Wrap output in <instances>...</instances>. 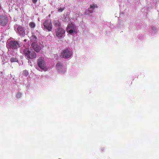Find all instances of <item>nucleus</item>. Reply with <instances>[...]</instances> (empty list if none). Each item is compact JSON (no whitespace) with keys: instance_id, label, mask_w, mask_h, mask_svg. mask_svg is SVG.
I'll return each instance as SVG.
<instances>
[{"instance_id":"f257e3e1","label":"nucleus","mask_w":159,"mask_h":159,"mask_svg":"<svg viewBox=\"0 0 159 159\" xmlns=\"http://www.w3.org/2000/svg\"><path fill=\"white\" fill-rule=\"evenodd\" d=\"M23 52L26 58L28 60L35 58L37 57L36 54L34 52L30 50L28 48L25 49L24 50Z\"/></svg>"},{"instance_id":"f03ea898","label":"nucleus","mask_w":159,"mask_h":159,"mask_svg":"<svg viewBox=\"0 0 159 159\" xmlns=\"http://www.w3.org/2000/svg\"><path fill=\"white\" fill-rule=\"evenodd\" d=\"M43 25L44 28L48 31H50L52 30V25L51 21L50 20H45L43 23Z\"/></svg>"},{"instance_id":"7ed1b4c3","label":"nucleus","mask_w":159,"mask_h":159,"mask_svg":"<svg viewBox=\"0 0 159 159\" xmlns=\"http://www.w3.org/2000/svg\"><path fill=\"white\" fill-rule=\"evenodd\" d=\"M72 55V52L68 49L63 50L61 54V57L63 58H67L70 57Z\"/></svg>"},{"instance_id":"20e7f679","label":"nucleus","mask_w":159,"mask_h":159,"mask_svg":"<svg viewBox=\"0 0 159 159\" xmlns=\"http://www.w3.org/2000/svg\"><path fill=\"white\" fill-rule=\"evenodd\" d=\"M37 64L41 69L44 70L45 69L44 59L43 57H39L37 60Z\"/></svg>"},{"instance_id":"39448f33","label":"nucleus","mask_w":159,"mask_h":159,"mask_svg":"<svg viewBox=\"0 0 159 159\" xmlns=\"http://www.w3.org/2000/svg\"><path fill=\"white\" fill-rule=\"evenodd\" d=\"M65 33V30L59 27L56 30V36L59 39H61Z\"/></svg>"},{"instance_id":"423d86ee","label":"nucleus","mask_w":159,"mask_h":159,"mask_svg":"<svg viewBox=\"0 0 159 159\" xmlns=\"http://www.w3.org/2000/svg\"><path fill=\"white\" fill-rule=\"evenodd\" d=\"M17 33L21 37H24L25 34V28L22 26L19 25L17 28Z\"/></svg>"},{"instance_id":"0eeeda50","label":"nucleus","mask_w":159,"mask_h":159,"mask_svg":"<svg viewBox=\"0 0 159 159\" xmlns=\"http://www.w3.org/2000/svg\"><path fill=\"white\" fill-rule=\"evenodd\" d=\"M7 18L6 16L1 15L0 16V25L4 26L7 24Z\"/></svg>"},{"instance_id":"6e6552de","label":"nucleus","mask_w":159,"mask_h":159,"mask_svg":"<svg viewBox=\"0 0 159 159\" xmlns=\"http://www.w3.org/2000/svg\"><path fill=\"white\" fill-rule=\"evenodd\" d=\"M10 48L12 49H16L20 47V45L17 42L15 41H11L9 43Z\"/></svg>"},{"instance_id":"1a4fd4ad","label":"nucleus","mask_w":159,"mask_h":159,"mask_svg":"<svg viewBox=\"0 0 159 159\" xmlns=\"http://www.w3.org/2000/svg\"><path fill=\"white\" fill-rule=\"evenodd\" d=\"M31 47L37 52H39L41 49V47L35 42L32 43Z\"/></svg>"},{"instance_id":"9d476101","label":"nucleus","mask_w":159,"mask_h":159,"mask_svg":"<svg viewBox=\"0 0 159 159\" xmlns=\"http://www.w3.org/2000/svg\"><path fill=\"white\" fill-rule=\"evenodd\" d=\"M66 31L70 34L74 32L75 30L74 25L72 24H69L66 28Z\"/></svg>"},{"instance_id":"9b49d317","label":"nucleus","mask_w":159,"mask_h":159,"mask_svg":"<svg viewBox=\"0 0 159 159\" xmlns=\"http://www.w3.org/2000/svg\"><path fill=\"white\" fill-rule=\"evenodd\" d=\"M98 6L97 4H93L92 5H90L89 8H88L87 12H85L86 14L90 15V14L92 13L95 7H98Z\"/></svg>"},{"instance_id":"f8f14e48","label":"nucleus","mask_w":159,"mask_h":159,"mask_svg":"<svg viewBox=\"0 0 159 159\" xmlns=\"http://www.w3.org/2000/svg\"><path fill=\"white\" fill-rule=\"evenodd\" d=\"M53 25L56 27H59L61 26V24L58 20H54L53 21Z\"/></svg>"},{"instance_id":"ddd939ff","label":"nucleus","mask_w":159,"mask_h":159,"mask_svg":"<svg viewBox=\"0 0 159 159\" xmlns=\"http://www.w3.org/2000/svg\"><path fill=\"white\" fill-rule=\"evenodd\" d=\"M30 39L31 41L33 42L37 41L38 40L37 37L34 33L32 34V35L30 37Z\"/></svg>"},{"instance_id":"4468645a","label":"nucleus","mask_w":159,"mask_h":159,"mask_svg":"<svg viewBox=\"0 0 159 159\" xmlns=\"http://www.w3.org/2000/svg\"><path fill=\"white\" fill-rule=\"evenodd\" d=\"M57 69V70H59L62 67V65L60 63H57L56 65Z\"/></svg>"},{"instance_id":"2eb2a0df","label":"nucleus","mask_w":159,"mask_h":159,"mask_svg":"<svg viewBox=\"0 0 159 159\" xmlns=\"http://www.w3.org/2000/svg\"><path fill=\"white\" fill-rule=\"evenodd\" d=\"M30 27L31 28H33L35 26V24L34 22H31L29 24Z\"/></svg>"},{"instance_id":"dca6fc26","label":"nucleus","mask_w":159,"mask_h":159,"mask_svg":"<svg viewBox=\"0 0 159 159\" xmlns=\"http://www.w3.org/2000/svg\"><path fill=\"white\" fill-rule=\"evenodd\" d=\"M18 61L17 59L16 58L11 57L10 59V61L11 62H17Z\"/></svg>"},{"instance_id":"f3484780","label":"nucleus","mask_w":159,"mask_h":159,"mask_svg":"<svg viewBox=\"0 0 159 159\" xmlns=\"http://www.w3.org/2000/svg\"><path fill=\"white\" fill-rule=\"evenodd\" d=\"M64 9V8H60L58 9V12H62Z\"/></svg>"},{"instance_id":"a211bd4d","label":"nucleus","mask_w":159,"mask_h":159,"mask_svg":"<svg viewBox=\"0 0 159 159\" xmlns=\"http://www.w3.org/2000/svg\"><path fill=\"white\" fill-rule=\"evenodd\" d=\"M23 73L25 75H28V73L26 71H24Z\"/></svg>"},{"instance_id":"6ab92c4d","label":"nucleus","mask_w":159,"mask_h":159,"mask_svg":"<svg viewBox=\"0 0 159 159\" xmlns=\"http://www.w3.org/2000/svg\"><path fill=\"white\" fill-rule=\"evenodd\" d=\"M37 1V0H33V2L34 3H35Z\"/></svg>"},{"instance_id":"aec40b11","label":"nucleus","mask_w":159,"mask_h":159,"mask_svg":"<svg viewBox=\"0 0 159 159\" xmlns=\"http://www.w3.org/2000/svg\"><path fill=\"white\" fill-rule=\"evenodd\" d=\"M18 25H16L15 26V28H16L17 27V26Z\"/></svg>"},{"instance_id":"412c9836","label":"nucleus","mask_w":159,"mask_h":159,"mask_svg":"<svg viewBox=\"0 0 159 159\" xmlns=\"http://www.w3.org/2000/svg\"><path fill=\"white\" fill-rule=\"evenodd\" d=\"M24 41L25 42H26L27 41V40L26 39H25L24 40Z\"/></svg>"},{"instance_id":"4be33fe9","label":"nucleus","mask_w":159,"mask_h":159,"mask_svg":"<svg viewBox=\"0 0 159 159\" xmlns=\"http://www.w3.org/2000/svg\"><path fill=\"white\" fill-rule=\"evenodd\" d=\"M104 148H102L101 150L103 151V150H104Z\"/></svg>"},{"instance_id":"5701e85b","label":"nucleus","mask_w":159,"mask_h":159,"mask_svg":"<svg viewBox=\"0 0 159 159\" xmlns=\"http://www.w3.org/2000/svg\"><path fill=\"white\" fill-rule=\"evenodd\" d=\"M19 93H18L17 94V95H19Z\"/></svg>"}]
</instances>
